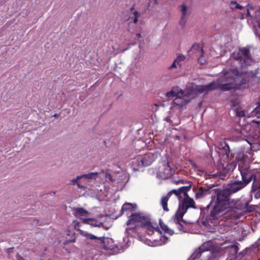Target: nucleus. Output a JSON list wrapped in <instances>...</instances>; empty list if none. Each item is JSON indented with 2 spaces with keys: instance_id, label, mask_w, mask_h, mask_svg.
I'll list each match as a JSON object with an SVG mask.
<instances>
[{
  "instance_id": "obj_15",
  "label": "nucleus",
  "mask_w": 260,
  "mask_h": 260,
  "mask_svg": "<svg viewBox=\"0 0 260 260\" xmlns=\"http://www.w3.org/2000/svg\"><path fill=\"white\" fill-rule=\"evenodd\" d=\"M202 254H204V255L208 256L210 254V252H209L208 250L203 251L202 249L200 248L193 253L191 256L192 260H196L197 258H199Z\"/></svg>"
},
{
  "instance_id": "obj_26",
  "label": "nucleus",
  "mask_w": 260,
  "mask_h": 260,
  "mask_svg": "<svg viewBox=\"0 0 260 260\" xmlns=\"http://www.w3.org/2000/svg\"><path fill=\"white\" fill-rule=\"evenodd\" d=\"M81 178H82V177H81V175L78 176H77L75 178H74L73 179H72L71 181H72V182L75 183H76L79 179H81Z\"/></svg>"
},
{
  "instance_id": "obj_34",
  "label": "nucleus",
  "mask_w": 260,
  "mask_h": 260,
  "mask_svg": "<svg viewBox=\"0 0 260 260\" xmlns=\"http://www.w3.org/2000/svg\"><path fill=\"white\" fill-rule=\"evenodd\" d=\"M259 39H260V36H259Z\"/></svg>"
},
{
  "instance_id": "obj_6",
  "label": "nucleus",
  "mask_w": 260,
  "mask_h": 260,
  "mask_svg": "<svg viewBox=\"0 0 260 260\" xmlns=\"http://www.w3.org/2000/svg\"><path fill=\"white\" fill-rule=\"evenodd\" d=\"M235 60V64H239L242 68L250 65L252 62L249 54V50L246 48L235 50L231 56Z\"/></svg>"
},
{
  "instance_id": "obj_30",
  "label": "nucleus",
  "mask_w": 260,
  "mask_h": 260,
  "mask_svg": "<svg viewBox=\"0 0 260 260\" xmlns=\"http://www.w3.org/2000/svg\"><path fill=\"white\" fill-rule=\"evenodd\" d=\"M106 178L108 177L110 179H111V175H110L108 174H106Z\"/></svg>"
},
{
  "instance_id": "obj_28",
  "label": "nucleus",
  "mask_w": 260,
  "mask_h": 260,
  "mask_svg": "<svg viewBox=\"0 0 260 260\" xmlns=\"http://www.w3.org/2000/svg\"><path fill=\"white\" fill-rule=\"evenodd\" d=\"M255 30L256 34L258 35V36H260V24L258 27H256Z\"/></svg>"
},
{
  "instance_id": "obj_5",
  "label": "nucleus",
  "mask_w": 260,
  "mask_h": 260,
  "mask_svg": "<svg viewBox=\"0 0 260 260\" xmlns=\"http://www.w3.org/2000/svg\"><path fill=\"white\" fill-rule=\"evenodd\" d=\"M242 181H235L232 183L227 188L228 190L231 193H235L244 188L253 180L252 190H255L260 187V172H256L252 174L248 171L240 170Z\"/></svg>"
},
{
  "instance_id": "obj_18",
  "label": "nucleus",
  "mask_w": 260,
  "mask_h": 260,
  "mask_svg": "<svg viewBox=\"0 0 260 260\" xmlns=\"http://www.w3.org/2000/svg\"><path fill=\"white\" fill-rule=\"evenodd\" d=\"M181 11L182 12V17H181V23L182 25H184L185 24V21H186V14H187V8L184 5H182L181 6Z\"/></svg>"
},
{
  "instance_id": "obj_33",
  "label": "nucleus",
  "mask_w": 260,
  "mask_h": 260,
  "mask_svg": "<svg viewBox=\"0 0 260 260\" xmlns=\"http://www.w3.org/2000/svg\"><path fill=\"white\" fill-rule=\"evenodd\" d=\"M17 260H24L22 257H20L19 259H18Z\"/></svg>"
},
{
  "instance_id": "obj_31",
  "label": "nucleus",
  "mask_w": 260,
  "mask_h": 260,
  "mask_svg": "<svg viewBox=\"0 0 260 260\" xmlns=\"http://www.w3.org/2000/svg\"><path fill=\"white\" fill-rule=\"evenodd\" d=\"M137 37L138 38H141V34H140V33H139V34H137Z\"/></svg>"
},
{
  "instance_id": "obj_2",
  "label": "nucleus",
  "mask_w": 260,
  "mask_h": 260,
  "mask_svg": "<svg viewBox=\"0 0 260 260\" xmlns=\"http://www.w3.org/2000/svg\"><path fill=\"white\" fill-rule=\"evenodd\" d=\"M211 204L213 206L210 214V219L212 220H222L235 216V209L251 212L254 209L252 206H249L246 202L242 204L239 200H230L228 197L222 191L212 198Z\"/></svg>"
},
{
  "instance_id": "obj_11",
  "label": "nucleus",
  "mask_w": 260,
  "mask_h": 260,
  "mask_svg": "<svg viewBox=\"0 0 260 260\" xmlns=\"http://www.w3.org/2000/svg\"><path fill=\"white\" fill-rule=\"evenodd\" d=\"M173 172L174 171L168 162H167L159 168L157 176L160 179H167L173 175Z\"/></svg>"
},
{
  "instance_id": "obj_29",
  "label": "nucleus",
  "mask_w": 260,
  "mask_h": 260,
  "mask_svg": "<svg viewBox=\"0 0 260 260\" xmlns=\"http://www.w3.org/2000/svg\"><path fill=\"white\" fill-rule=\"evenodd\" d=\"M173 182L176 184L183 183V181L182 180H174Z\"/></svg>"
},
{
  "instance_id": "obj_21",
  "label": "nucleus",
  "mask_w": 260,
  "mask_h": 260,
  "mask_svg": "<svg viewBox=\"0 0 260 260\" xmlns=\"http://www.w3.org/2000/svg\"><path fill=\"white\" fill-rule=\"evenodd\" d=\"M184 59V56L179 55L175 59L174 61L178 64V67H180Z\"/></svg>"
},
{
  "instance_id": "obj_19",
  "label": "nucleus",
  "mask_w": 260,
  "mask_h": 260,
  "mask_svg": "<svg viewBox=\"0 0 260 260\" xmlns=\"http://www.w3.org/2000/svg\"><path fill=\"white\" fill-rule=\"evenodd\" d=\"M168 240V238L165 236H160L159 240H154L155 243L153 246H160L165 244Z\"/></svg>"
},
{
  "instance_id": "obj_1",
  "label": "nucleus",
  "mask_w": 260,
  "mask_h": 260,
  "mask_svg": "<svg viewBox=\"0 0 260 260\" xmlns=\"http://www.w3.org/2000/svg\"><path fill=\"white\" fill-rule=\"evenodd\" d=\"M249 74L240 73L237 69H226L219 74V78L216 81L207 85H191L185 90H183L178 86H175L167 92L166 96L173 99V105L174 106L181 108L198 94L216 88L223 91L230 90L246 83L249 81Z\"/></svg>"
},
{
  "instance_id": "obj_10",
  "label": "nucleus",
  "mask_w": 260,
  "mask_h": 260,
  "mask_svg": "<svg viewBox=\"0 0 260 260\" xmlns=\"http://www.w3.org/2000/svg\"><path fill=\"white\" fill-rule=\"evenodd\" d=\"M244 8L241 10L243 12H241V19H244L247 17H251L253 23H257L258 27L260 24V10H257L254 12V16H252L251 14L253 12V9L251 6H248L247 8H245L246 5H244Z\"/></svg>"
},
{
  "instance_id": "obj_22",
  "label": "nucleus",
  "mask_w": 260,
  "mask_h": 260,
  "mask_svg": "<svg viewBox=\"0 0 260 260\" xmlns=\"http://www.w3.org/2000/svg\"><path fill=\"white\" fill-rule=\"evenodd\" d=\"M249 127V125H245V128H242L240 131H239V133L243 137H246L249 135L248 133L246 131V128Z\"/></svg>"
},
{
  "instance_id": "obj_9",
  "label": "nucleus",
  "mask_w": 260,
  "mask_h": 260,
  "mask_svg": "<svg viewBox=\"0 0 260 260\" xmlns=\"http://www.w3.org/2000/svg\"><path fill=\"white\" fill-rule=\"evenodd\" d=\"M81 235L85 237L87 239L95 240L97 239L101 243L105 244V248L108 250H113L114 248L113 241L111 238H105L102 237H98L93 235L89 234L86 231H81Z\"/></svg>"
},
{
  "instance_id": "obj_32",
  "label": "nucleus",
  "mask_w": 260,
  "mask_h": 260,
  "mask_svg": "<svg viewBox=\"0 0 260 260\" xmlns=\"http://www.w3.org/2000/svg\"><path fill=\"white\" fill-rule=\"evenodd\" d=\"M77 185H78V187L79 188H81L83 187V186H82V185H80L79 183H77Z\"/></svg>"
},
{
  "instance_id": "obj_8",
  "label": "nucleus",
  "mask_w": 260,
  "mask_h": 260,
  "mask_svg": "<svg viewBox=\"0 0 260 260\" xmlns=\"http://www.w3.org/2000/svg\"><path fill=\"white\" fill-rule=\"evenodd\" d=\"M74 214L78 218L82 220L84 223L88 224L94 226H101L102 223L97 220L88 218L89 213L82 208H77L74 209Z\"/></svg>"
},
{
  "instance_id": "obj_13",
  "label": "nucleus",
  "mask_w": 260,
  "mask_h": 260,
  "mask_svg": "<svg viewBox=\"0 0 260 260\" xmlns=\"http://www.w3.org/2000/svg\"><path fill=\"white\" fill-rule=\"evenodd\" d=\"M229 7L233 10H242L244 6L238 2V0H228L226 1Z\"/></svg>"
},
{
  "instance_id": "obj_20",
  "label": "nucleus",
  "mask_w": 260,
  "mask_h": 260,
  "mask_svg": "<svg viewBox=\"0 0 260 260\" xmlns=\"http://www.w3.org/2000/svg\"><path fill=\"white\" fill-rule=\"evenodd\" d=\"M98 175V173L97 172H94V173H90L87 174H84L81 175V177H82V178L85 179H95L97 176Z\"/></svg>"
},
{
  "instance_id": "obj_16",
  "label": "nucleus",
  "mask_w": 260,
  "mask_h": 260,
  "mask_svg": "<svg viewBox=\"0 0 260 260\" xmlns=\"http://www.w3.org/2000/svg\"><path fill=\"white\" fill-rule=\"evenodd\" d=\"M209 192V189H204L201 188L196 193V199H200L205 197Z\"/></svg>"
},
{
  "instance_id": "obj_4",
  "label": "nucleus",
  "mask_w": 260,
  "mask_h": 260,
  "mask_svg": "<svg viewBox=\"0 0 260 260\" xmlns=\"http://www.w3.org/2000/svg\"><path fill=\"white\" fill-rule=\"evenodd\" d=\"M127 225L135 224V226L127 228L125 229V232L130 234L129 231H134L138 226H142L146 230L148 235H151L154 231L161 235L162 231L170 235L174 234V231L169 229L166 225L163 223L160 219L159 220V225L153 224L149 221L148 218L140 213L132 214L127 222Z\"/></svg>"
},
{
  "instance_id": "obj_24",
  "label": "nucleus",
  "mask_w": 260,
  "mask_h": 260,
  "mask_svg": "<svg viewBox=\"0 0 260 260\" xmlns=\"http://www.w3.org/2000/svg\"><path fill=\"white\" fill-rule=\"evenodd\" d=\"M237 115L239 117H249V116L247 115L246 113L244 111H238L237 112Z\"/></svg>"
},
{
  "instance_id": "obj_27",
  "label": "nucleus",
  "mask_w": 260,
  "mask_h": 260,
  "mask_svg": "<svg viewBox=\"0 0 260 260\" xmlns=\"http://www.w3.org/2000/svg\"><path fill=\"white\" fill-rule=\"evenodd\" d=\"M134 15H135V18L134 20V22L136 23L138 21V17H139L138 13L137 12H135L134 13Z\"/></svg>"
},
{
  "instance_id": "obj_17",
  "label": "nucleus",
  "mask_w": 260,
  "mask_h": 260,
  "mask_svg": "<svg viewBox=\"0 0 260 260\" xmlns=\"http://www.w3.org/2000/svg\"><path fill=\"white\" fill-rule=\"evenodd\" d=\"M136 208V204H132L131 203H125L124 204L122 207V212H124L125 211L131 210V212L135 210Z\"/></svg>"
},
{
  "instance_id": "obj_23",
  "label": "nucleus",
  "mask_w": 260,
  "mask_h": 260,
  "mask_svg": "<svg viewBox=\"0 0 260 260\" xmlns=\"http://www.w3.org/2000/svg\"><path fill=\"white\" fill-rule=\"evenodd\" d=\"M73 226L74 227L75 229L78 230L80 231V234H81V230L79 229V222L77 220H74L72 222Z\"/></svg>"
},
{
  "instance_id": "obj_25",
  "label": "nucleus",
  "mask_w": 260,
  "mask_h": 260,
  "mask_svg": "<svg viewBox=\"0 0 260 260\" xmlns=\"http://www.w3.org/2000/svg\"><path fill=\"white\" fill-rule=\"evenodd\" d=\"M177 67H178V64L175 61H174V62H173V63L172 64V65L171 66H170L168 69L169 70H171V69H173L174 68H177Z\"/></svg>"
},
{
  "instance_id": "obj_3",
  "label": "nucleus",
  "mask_w": 260,
  "mask_h": 260,
  "mask_svg": "<svg viewBox=\"0 0 260 260\" xmlns=\"http://www.w3.org/2000/svg\"><path fill=\"white\" fill-rule=\"evenodd\" d=\"M190 188V185L182 186L178 189H173L170 191L166 196L162 197L160 200V204L164 210L166 211H168L169 209L167 207V203L172 193H174L179 200L183 198V200L181 201L179 204L178 211L171 220V222L175 223L176 226L179 230L182 228L180 221L182 220V217L186 213L187 209L189 208H195L194 200L190 198L187 194V191Z\"/></svg>"
},
{
  "instance_id": "obj_12",
  "label": "nucleus",
  "mask_w": 260,
  "mask_h": 260,
  "mask_svg": "<svg viewBox=\"0 0 260 260\" xmlns=\"http://www.w3.org/2000/svg\"><path fill=\"white\" fill-rule=\"evenodd\" d=\"M190 52L194 53L197 57L200 56V57L198 58V61L201 64H204L205 63L206 61L203 55V49L200 47L199 45H193L190 50Z\"/></svg>"
},
{
  "instance_id": "obj_14",
  "label": "nucleus",
  "mask_w": 260,
  "mask_h": 260,
  "mask_svg": "<svg viewBox=\"0 0 260 260\" xmlns=\"http://www.w3.org/2000/svg\"><path fill=\"white\" fill-rule=\"evenodd\" d=\"M260 115V103L258 104L257 107L251 112L250 116H256L258 120H253L252 123H256L258 124V127L260 128V118L259 117Z\"/></svg>"
},
{
  "instance_id": "obj_7",
  "label": "nucleus",
  "mask_w": 260,
  "mask_h": 260,
  "mask_svg": "<svg viewBox=\"0 0 260 260\" xmlns=\"http://www.w3.org/2000/svg\"><path fill=\"white\" fill-rule=\"evenodd\" d=\"M157 157V154L148 153L143 155H138L132 161V168L134 171L139 170V168L150 165Z\"/></svg>"
}]
</instances>
